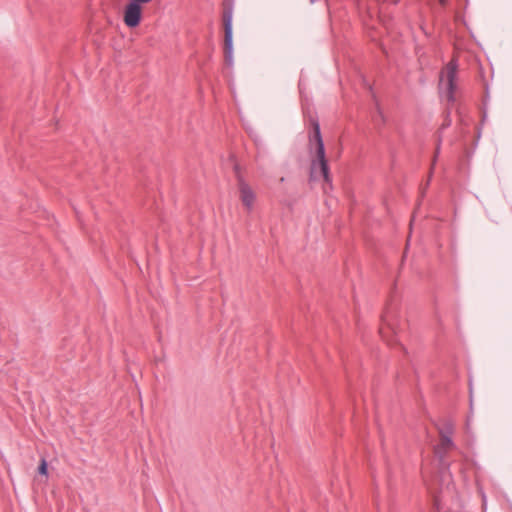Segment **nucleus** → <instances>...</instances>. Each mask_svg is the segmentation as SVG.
<instances>
[{
  "mask_svg": "<svg viewBox=\"0 0 512 512\" xmlns=\"http://www.w3.org/2000/svg\"><path fill=\"white\" fill-rule=\"evenodd\" d=\"M312 131L309 133V147L315 145L316 158L311 161V175L319 174L326 183H331L328 161L325 156V146L321 135L320 125L317 120H312Z\"/></svg>",
  "mask_w": 512,
  "mask_h": 512,
  "instance_id": "1",
  "label": "nucleus"
},
{
  "mask_svg": "<svg viewBox=\"0 0 512 512\" xmlns=\"http://www.w3.org/2000/svg\"><path fill=\"white\" fill-rule=\"evenodd\" d=\"M223 25H224V59L227 66L233 65V3L225 1L223 4Z\"/></svg>",
  "mask_w": 512,
  "mask_h": 512,
  "instance_id": "2",
  "label": "nucleus"
},
{
  "mask_svg": "<svg viewBox=\"0 0 512 512\" xmlns=\"http://www.w3.org/2000/svg\"><path fill=\"white\" fill-rule=\"evenodd\" d=\"M235 173H236V180H237V187L239 191V197L243 204V206L248 210L251 211L256 199V194L251 188V186L246 182L244 177L239 172L238 165L235 166Z\"/></svg>",
  "mask_w": 512,
  "mask_h": 512,
  "instance_id": "3",
  "label": "nucleus"
},
{
  "mask_svg": "<svg viewBox=\"0 0 512 512\" xmlns=\"http://www.w3.org/2000/svg\"><path fill=\"white\" fill-rule=\"evenodd\" d=\"M458 63L456 59L450 60L445 67L446 74V99L449 103L455 102V92L457 89L456 78H457Z\"/></svg>",
  "mask_w": 512,
  "mask_h": 512,
  "instance_id": "4",
  "label": "nucleus"
},
{
  "mask_svg": "<svg viewBox=\"0 0 512 512\" xmlns=\"http://www.w3.org/2000/svg\"><path fill=\"white\" fill-rule=\"evenodd\" d=\"M142 19V7L132 1L126 5L123 14V21L129 28L137 27Z\"/></svg>",
  "mask_w": 512,
  "mask_h": 512,
  "instance_id": "5",
  "label": "nucleus"
},
{
  "mask_svg": "<svg viewBox=\"0 0 512 512\" xmlns=\"http://www.w3.org/2000/svg\"><path fill=\"white\" fill-rule=\"evenodd\" d=\"M382 322L383 325L379 329V333L381 334V337L383 340H385L389 345H393L397 342L395 339L396 337V329L394 324L390 321V315L389 312L386 311L385 314L382 316Z\"/></svg>",
  "mask_w": 512,
  "mask_h": 512,
  "instance_id": "6",
  "label": "nucleus"
},
{
  "mask_svg": "<svg viewBox=\"0 0 512 512\" xmlns=\"http://www.w3.org/2000/svg\"><path fill=\"white\" fill-rule=\"evenodd\" d=\"M439 436H452L454 433V423L450 419H445L440 427H438Z\"/></svg>",
  "mask_w": 512,
  "mask_h": 512,
  "instance_id": "7",
  "label": "nucleus"
},
{
  "mask_svg": "<svg viewBox=\"0 0 512 512\" xmlns=\"http://www.w3.org/2000/svg\"><path fill=\"white\" fill-rule=\"evenodd\" d=\"M439 446H440V448H442L444 450L453 448L455 446V444L452 440V436L440 437V445Z\"/></svg>",
  "mask_w": 512,
  "mask_h": 512,
  "instance_id": "8",
  "label": "nucleus"
},
{
  "mask_svg": "<svg viewBox=\"0 0 512 512\" xmlns=\"http://www.w3.org/2000/svg\"><path fill=\"white\" fill-rule=\"evenodd\" d=\"M37 470L40 475H48V464L44 458L41 459Z\"/></svg>",
  "mask_w": 512,
  "mask_h": 512,
  "instance_id": "9",
  "label": "nucleus"
},
{
  "mask_svg": "<svg viewBox=\"0 0 512 512\" xmlns=\"http://www.w3.org/2000/svg\"><path fill=\"white\" fill-rule=\"evenodd\" d=\"M451 124H452V119H451V116H450V110L448 109L446 111V115H445L444 121H443V123H442V125L440 127V130H444V129L450 127Z\"/></svg>",
  "mask_w": 512,
  "mask_h": 512,
  "instance_id": "10",
  "label": "nucleus"
},
{
  "mask_svg": "<svg viewBox=\"0 0 512 512\" xmlns=\"http://www.w3.org/2000/svg\"><path fill=\"white\" fill-rule=\"evenodd\" d=\"M447 0H440L441 5H446Z\"/></svg>",
  "mask_w": 512,
  "mask_h": 512,
  "instance_id": "11",
  "label": "nucleus"
},
{
  "mask_svg": "<svg viewBox=\"0 0 512 512\" xmlns=\"http://www.w3.org/2000/svg\"><path fill=\"white\" fill-rule=\"evenodd\" d=\"M316 0H311V2H315Z\"/></svg>",
  "mask_w": 512,
  "mask_h": 512,
  "instance_id": "12",
  "label": "nucleus"
}]
</instances>
